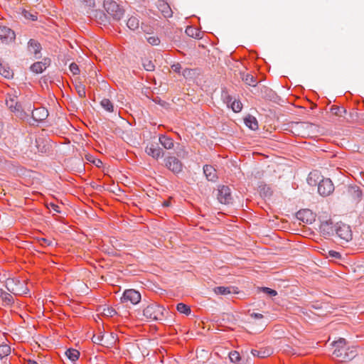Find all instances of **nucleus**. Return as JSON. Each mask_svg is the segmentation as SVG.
<instances>
[{
  "label": "nucleus",
  "instance_id": "obj_1",
  "mask_svg": "<svg viewBox=\"0 0 364 364\" xmlns=\"http://www.w3.org/2000/svg\"><path fill=\"white\" fill-rule=\"evenodd\" d=\"M333 346L334 347L333 355L341 360H351L356 355L355 350L346 347V341L344 338H339L334 341Z\"/></svg>",
  "mask_w": 364,
  "mask_h": 364
},
{
  "label": "nucleus",
  "instance_id": "obj_2",
  "mask_svg": "<svg viewBox=\"0 0 364 364\" xmlns=\"http://www.w3.org/2000/svg\"><path fill=\"white\" fill-rule=\"evenodd\" d=\"M167 313L166 309L156 303H152L149 304L144 310L143 314L146 318L153 321H162L164 320L165 315Z\"/></svg>",
  "mask_w": 364,
  "mask_h": 364
},
{
  "label": "nucleus",
  "instance_id": "obj_3",
  "mask_svg": "<svg viewBox=\"0 0 364 364\" xmlns=\"http://www.w3.org/2000/svg\"><path fill=\"white\" fill-rule=\"evenodd\" d=\"M6 288L14 295H22L27 294L28 289L25 281H20L15 278H9L6 281Z\"/></svg>",
  "mask_w": 364,
  "mask_h": 364
},
{
  "label": "nucleus",
  "instance_id": "obj_4",
  "mask_svg": "<svg viewBox=\"0 0 364 364\" xmlns=\"http://www.w3.org/2000/svg\"><path fill=\"white\" fill-rule=\"evenodd\" d=\"M104 8L115 21L120 20L124 15L123 9L114 0H104Z\"/></svg>",
  "mask_w": 364,
  "mask_h": 364
},
{
  "label": "nucleus",
  "instance_id": "obj_5",
  "mask_svg": "<svg viewBox=\"0 0 364 364\" xmlns=\"http://www.w3.org/2000/svg\"><path fill=\"white\" fill-rule=\"evenodd\" d=\"M335 232L341 240L348 242L352 240V231L349 225L337 223L335 224Z\"/></svg>",
  "mask_w": 364,
  "mask_h": 364
},
{
  "label": "nucleus",
  "instance_id": "obj_6",
  "mask_svg": "<svg viewBox=\"0 0 364 364\" xmlns=\"http://www.w3.org/2000/svg\"><path fill=\"white\" fill-rule=\"evenodd\" d=\"M217 198L220 203L230 204L232 201L230 188L227 186H220L217 190Z\"/></svg>",
  "mask_w": 364,
  "mask_h": 364
},
{
  "label": "nucleus",
  "instance_id": "obj_7",
  "mask_svg": "<svg viewBox=\"0 0 364 364\" xmlns=\"http://www.w3.org/2000/svg\"><path fill=\"white\" fill-rule=\"evenodd\" d=\"M121 300L123 303L130 302L132 304H136L141 300V294L135 289H127L124 291Z\"/></svg>",
  "mask_w": 364,
  "mask_h": 364
},
{
  "label": "nucleus",
  "instance_id": "obj_8",
  "mask_svg": "<svg viewBox=\"0 0 364 364\" xmlns=\"http://www.w3.org/2000/svg\"><path fill=\"white\" fill-rule=\"evenodd\" d=\"M334 190V186L329 178H323L318 183V192L322 196H329Z\"/></svg>",
  "mask_w": 364,
  "mask_h": 364
},
{
  "label": "nucleus",
  "instance_id": "obj_9",
  "mask_svg": "<svg viewBox=\"0 0 364 364\" xmlns=\"http://www.w3.org/2000/svg\"><path fill=\"white\" fill-rule=\"evenodd\" d=\"M165 166L167 168L175 173H178L182 171V164L175 156H168L166 158Z\"/></svg>",
  "mask_w": 364,
  "mask_h": 364
},
{
  "label": "nucleus",
  "instance_id": "obj_10",
  "mask_svg": "<svg viewBox=\"0 0 364 364\" xmlns=\"http://www.w3.org/2000/svg\"><path fill=\"white\" fill-rule=\"evenodd\" d=\"M145 152L155 159H158L164 156L163 150L156 143H149L145 148Z\"/></svg>",
  "mask_w": 364,
  "mask_h": 364
},
{
  "label": "nucleus",
  "instance_id": "obj_11",
  "mask_svg": "<svg viewBox=\"0 0 364 364\" xmlns=\"http://www.w3.org/2000/svg\"><path fill=\"white\" fill-rule=\"evenodd\" d=\"M16 35L13 30L5 26H0V39L4 43L12 42Z\"/></svg>",
  "mask_w": 364,
  "mask_h": 364
},
{
  "label": "nucleus",
  "instance_id": "obj_12",
  "mask_svg": "<svg viewBox=\"0 0 364 364\" xmlns=\"http://www.w3.org/2000/svg\"><path fill=\"white\" fill-rule=\"evenodd\" d=\"M27 111L31 113V116L35 121L41 122L46 119L48 115V111L44 108L31 109V105H29Z\"/></svg>",
  "mask_w": 364,
  "mask_h": 364
},
{
  "label": "nucleus",
  "instance_id": "obj_13",
  "mask_svg": "<svg viewBox=\"0 0 364 364\" xmlns=\"http://www.w3.org/2000/svg\"><path fill=\"white\" fill-rule=\"evenodd\" d=\"M319 229L323 236L329 237L335 232V225L333 224L331 220L324 221L321 223Z\"/></svg>",
  "mask_w": 364,
  "mask_h": 364
},
{
  "label": "nucleus",
  "instance_id": "obj_14",
  "mask_svg": "<svg viewBox=\"0 0 364 364\" xmlns=\"http://www.w3.org/2000/svg\"><path fill=\"white\" fill-rule=\"evenodd\" d=\"M28 51L33 53L36 59L40 58V52L41 50V44L34 39H30L28 43Z\"/></svg>",
  "mask_w": 364,
  "mask_h": 364
},
{
  "label": "nucleus",
  "instance_id": "obj_15",
  "mask_svg": "<svg viewBox=\"0 0 364 364\" xmlns=\"http://www.w3.org/2000/svg\"><path fill=\"white\" fill-rule=\"evenodd\" d=\"M50 60L45 59L43 61L34 63L31 66V70L35 73H41L48 66Z\"/></svg>",
  "mask_w": 364,
  "mask_h": 364
},
{
  "label": "nucleus",
  "instance_id": "obj_16",
  "mask_svg": "<svg viewBox=\"0 0 364 364\" xmlns=\"http://www.w3.org/2000/svg\"><path fill=\"white\" fill-rule=\"evenodd\" d=\"M16 96L14 97H9V99H6V103L9 108L14 112H22L23 109L21 107V105L19 104L16 100Z\"/></svg>",
  "mask_w": 364,
  "mask_h": 364
},
{
  "label": "nucleus",
  "instance_id": "obj_17",
  "mask_svg": "<svg viewBox=\"0 0 364 364\" xmlns=\"http://www.w3.org/2000/svg\"><path fill=\"white\" fill-rule=\"evenodd\" d=\"M159 141L163 147L166 149H171L174 146V142L172 138L161 134L159 136Z\"/></svg>",
  "mask_w": 364,
  "mask_h": 364
},
{
  "label": "nucleus",
  "instance_id": "obj_18",
  "mask_svg": "<svg viewBox=\"0 0 364 364\" xmlns=\"http://www.w3.org/2000/svg\"><path fill=\"white\" fill-rule=\"evenodd\" d=\"M203 173L208 181H215L217 178L216 170L210 165L203 166Z\"/></svg>",
  "mask_w": 364,
  "mask_h": 364
},
{
  "label": "nucleus",
  "instance_id": "obj_19",
  "mask_svg": "<svg viewBox=\"0 0 364 364\" xmlns=\"http://www.w3.org/2000/svg\"><path fill=\"white\" fill-rule=\"evenodd\" d=\"M0 298L4 306H10L14 303L13 296L2 289H0Z\"/></svg>",
  "mask_w": 364,
  "mask_h": 364
},
{
  "label": "nucleus",
  "instance_id": "obj_20",
  "mask_svg": "<svg viewBox=\"0 0 364 364\" xmlns=\"http://www.w3.org/2000/svg\"><path fill=\"white\" fill-rule=\"evenodd\" d=\"M245 124L247 127H248L252 130H257L258 129V122L257 119L252 116L248 115L244 119Z\"/></svg>",
  "mask_w": 364,
  "mask_h": 364
},
{
  "label": "nucleus",
  "instance_id": "obj_21",
  "mask_svg": "<svg viewBox=\"0 0 364 364\" xmlns=\"http://www.w3.org/2000/svg\"><path fill=\"white\" fill-rule=\"evenodd\" d=\"M0 75L5 78H11L13 77V72L7 64H4L0 62Z\"/></svg>",
  "mask_w": 364,
  "mask_h": 364
},
{
  "label": "nucleus",
  "instance_id": "obj_22",
  "mask_svg": "<svg viewBox=\"0 0 364 364\" xmlns=\"http://www.w3.org/2000/svg\"><path fill=\"white\" fill-rule=\"evenodd\" d=\"M139 18L134 16H131L127 22V27L132 31H135L136 29L139 28Z\"/></svg>",
  "mask_w": 364,
  "mask_h": 364
},
{
  "label": "nucleus",
  "instance_id": "obj_23",
  "mask_svg": "<svg viewBox=\"0 0 364 364\" xmlns=\"http://www.w3.org/2000/svg\"><path fill=\"white\" fill-rule=\"evenodd\" d=\"M186 33L192 38H200V32L193 26H188L186 29Z\"/></svg>",
  "mask_w": 364,
  "mask_h": 364
},
{
  "label": "nucleus",
  "instance_id": "obj_24",
  "mask_svg": "<svg viewBox=\"0 0 364 364\" xmlns=\"http://www.w3.org/2000/svg\"><path fill=\"white\" fill-rule=\"evenodd\" d=\"M221 98L228 107H230V105L233 101L232 96L229 94L226 88L222 90Z\"/></svg>",
  "mask_w": 364,
  "mask_h": 364
},
{
  "label": "nucleus",
  "instance_id": "obj_25",
  "mask_svg": "<svg viewBox=\"0 0 364 364\" xmlns=\"http://www.w3.org/2000/svg\"><path fill=\"white\" fill-rule=\"evenodd\" d=\"M100 105L106 111L109 112H114L113 103L109 99H102L100 102Z\"/></svg>",
  "mask_w": 364,
  "mask_h": 364
},
{
  "label": "nucleus",
  "instance_id": "obj_26",
  "mask_svg": "<svg viewBox=\"0 0 364 364\" xmlns=\"http://www.w3.org/2000/svg\"><path fill=\"white\" fill-rule=\"evenodd\" d=\"M242 80L250 86L255 87L257 85V79L248 73L243 75Z\"/></svg>",
  "mask_w": 364,
  "mask_h": 364
},
{
  "label": "nucleus",
  "instance_id": "obj_27",
  "mask_svg": "<svg viewBox=\"0 0 364 364\" xmlns=\"http://www.w3.org/2000/svg\"><path fill=\"white\" fill-rule=\"evenodd\" d=\"M319 174L317 171L311 172L309 174L307 182L310 186H316L317 180L319 178Z\"/></svg>",
  "mask_w": 364,
  "mask_h": 364
},
{
  "label": "nucleus",
  "instance_id": "obj_28",
  "mask_svg": "<svg viewBox=\"0 0 364 364\" xmlns=\"http://www.w3.org/2000/svg\"><path fill=\"white\" fill-rule=\"evenodd\" d=\"M65 354L72 362L76 361L80 356L79 351L75 349H68Z\"/></svg>",
  "mask_w": 364,
  "mask_h": 364
},
{
  "label": "nucleus",
  "instance_id": "obj_29",
  "mask_svg": "<svg viewBox=\"0 0 364 364\" xmlns=\"http://www.w3.org/2000/svg\"><path fill=\"white\" fill-rule=\"evenodd\" d=\"M214 292L216 294L220 295H228L231 294V287H216L213 289Z\"/></svg>",
  "mask_w": 364,
  "mask_h": 364
},
{
  "label": "nucleus",
  "instance_id": "obj_30",
  "mask_svg": "<svg viewBox=\"0 0 364 364\" xmlns=\"http://www.w3.org/2000/svg\"><path fill=\"white\" fill-rule=\"evenodd\" d=\"M11 353V347L7 344L0 345V359H3Z\"/></svg>",
  "mask_w": 364,
  "mask_h": 364
},
{
  "label": "nucleus",
  "instance_id": "obj_31",
  "mask_svg": "<svg viewBox=\"0 0 364 364\" xmlns=\"http://www.w3.org/2000/svg\"><path fill=\"white\" fill-rule=\"evenodd\" d=\"M176 309L178 312L184 314L187 316L189 315L191 312L190 307L183 303L178 304L176 306Z\"/></svg>",
  "mask_w": 364,
  "mask_h": 364
},
{
  "label": "nucleus",
  "instance_id": "obj_32",
  "mask_svg": "<svg viewBox=\"0 0 364 364\" xmlns=\"http://www.w3.org/2000/svg\"><path fill=\"white\" fill-rule=\"evenodd\" d=\"M331 112L333 115H336L338 117H342L343 114L346 112V110L343 107L333 105L331 107Z\"/></svg>",
  "mask_w": 364,
  "mask_h": 364
},
{
  "label": "nucleus",
  "instance_id": "obj_33",
  "mask_svg": "<svg viewBox=\"0 0 364 364\" xmlns=\"http://www.w3.org/2000/svg\"><path fill=\"white\" fill-rule=\"evenodd\" d=\"M231 109L235 112H239L242 110V105L239 100H233L232 103L230 105Z\"/></svg>",
  "mask_w": 364,
  "mask_h": 364
},
{
  "label": "nucleus",
  "instance_id": "obj_34",
  "mask_svg": "<svg viewBox=\"0 0 364 364\" xmlns=\"http://www.w3.org/2000/svg\"><path fill=\"white\" fill-rule=\"evenodd\" d=\"M22 15L23 16L26 18V19H29V20H31V21H36L37 20V15H36V13H31L27 10H25L23 9L22 11Z\"/></svg>",
  "mask_w": 364,
  "mask_h": 364
},
{
  "label": "nucleus",
  "instance_id": "obj_35",
  "mask_svg": "<svg viewBox=\"0 0 364 364\" xmlns=\"http://www.w3.org/2000/svg\"><path fill=\"white\" fill-rule=\"evenodd\" d=\"M259 291L264 292L269 296H275L277 295V291L272 289L269 287H259Z\"/></svg>",
  "mask_w": 364,
  "mask_h": 364
},
{
  "label": "nucleus",
  "instance_id": "obj_36",
  "mask_svg": "<svg viewBox=\"0 0 364 364\" xmlns=\"http://www.w3.org/2000/svg\"><path fill=\"white\" fill-rule=\"evenodd\" d=\"M229 358L231 362L237 363L240 360V355L237 351H231L229 353Z\"/></svg>",
  "mask_w": 364,
  "mask_h": 364
},
{
  "label": "nucleus",
  "instance_id": "obj_37",
  "mask_svg": "<svg viewBox=\"0 0 364 364\" xmlns=\"http://www.w3.org/2000/svg\"><path fill=\"white\" fill-rule=\"evenodd\" d=\"M146 39L152 46H158L160 43V39L155 36H146Z\"/></svg>",
  "mask_w": 364,
  "mask_h": 364
},
{
  "label": "nucleus",
  "instance_id": "obj_38",
  "mask_svg": "<svg viewBox=\"0 0 364 364\" xmlns=\"http://www.w3.org/2000/svg\"><path fill=\"white\" fill-rule=\"evenodd\" d=\"M75 89L77 90V92L78 95L80 97H85V95H86L85 87V86L83 85L79 84V85H76Z\"/></svg>",
  "mask_w": 364,
  "mask_h": 364
},
{
  "label": "nucleus",
  "instance_id": "obj_39",
  "mask_svg": "<svg viewBox=\"0 0 364 364\" xmlns=\"http://www.w3.org/2000/svg\"><path fill=\"white\" fill-rule=\"evenodd\" d=\"M144 69L147 71H153L155 68V65L151 60H146L143 63Z\"/></svg>",
  "mask_w": 364,
  "mask_h": 364
},
{
  "label": "nucleus",
  "instance_id": "obj_40",
  "mask_svg": "<svg viewBox=\"0 0 364 364\" xmlns=\"http://www.w3.org/2000/svg\"><path fill=\"white\" fill-rule=\"evenodd\" d=\"M103 314L107 316L112 317L117 314V312L112 307H107L104 309Z\"/></svg>",
  "mask_w": 364,
  "mask_h": 364
},
{
  "label": "nucleus",
  "instance_id": "obj_41",
  "mask_svg": "<svg viewBox=\"0 0 364 364\" xmlns=\"http://www.w3.org/2000/svg\"><path fill=\"white\" fill-rule=\"evenodd\" d=\"M38 242L39 243L40 245L43 247H48L52 245V241L44 237L38 238Z\"/></svg>",
  "mask_w": 364,
  "mask_h": 364
},
{
  "label": "nucleus",
  "instance_id": "obj_42",
  "mask_svg": "<svg viewBox=\"0 0 364 364\" xmlns=\"http://www.w3.org/2000/svg\"><path fill=\"white\" fill-rule=\"evenodd\" d=\"M252 353L254 356H258V357H260V358H264L266 356H268L269 355H270V353H266L265 351H259V350H252Z\"/></svg>",
  "mask_w": 364,
  "mask_h": 364
},
{
  "label": "nucleus",
  "instance_id": "obj_43",
  "mask_svg": "<svg viewBox=\"0 0 364 364\" xmlns=\"http://www.w3.org/2000/svg\"><path fill=\"white\" fill-rule=\"evenodd\" d=\"M70 70L73 75H77L80 73L78 65L75 63H72L70 65Z\"/></svg>",
  "mask_w": 364,
  "mask_h": 364
},
{
  "label": "nucleus",
  "instance_id": "obj_44",
  "mask_svg": "<svg viewBox=\"0 0 364 364\" xmlns=\"http://www.w3.org/2000/svg\"><path fill=\"white\" fill-rule=\"evenodd\" d=\"M304 215H311V213L309 210H304L303 211H299L296 214L297 218L301 220H304Z\"/></svg>",
  "mask_w": 364,
  "mask_h": 364
},
{
  "label": "nucleus",
  "instance_id": "obj_45",
  "mask_svg": "<svg viewBox=\"0 0 364 364\" xmlns=\"http://www.w3.org/2000/svg\"><path fill=\"white\" fill-rule=\"evenodd\" d=\"M80 1L89 9L93 8L95 6V0H80Z\"/></svg>",
  "mask_w": 364,
  "mask_h": 364
},
{
  "label": "nucleus",
  "instance_id": "obj_46",
  "mask_svg": "<svg viewBox=\"0 0 364 364\" xmlns=\"http://www.w3.org/2000/svg\"><path fill=\"white\" fill-rule=\"evenodd\" d=\"M328 255L331 257L335 258V259H341V255L338 252H336L334 250H330L328 252Z\"/></svg>",
  "mask_w": 364,
  "mask_h": 364
},
{
  "label": "nucleus",
  "instance_id": "obj_47",
  "mask_svg": "<svg viewBox=\"0 0 364 364\" xmlns=\"http://www.w3.org/2000/svg\"><path fill=\"white\" fill-rule=\"evenodd\" d=\"M351 191L355 193V196L358 198H360L362 192L358 187H353L351 188Z\"/></svg>",
  "mask_w": 364,
  "mask_h": 364
},
{
  "label": "nucleus",
  "instance_id": "obj_48",
  "mask_svg": "<svg viewBox=\"0 0 364 364\" xmlns=\"http://www.w3.org/2000/svg\"><path fill=\"white\" fill-rule=\"evenodd\" d=\"M172 70L176 73H180L181 69V65L179 63L173 64L171 66Z\"/></svg>",
  "mask_w": 364,
  "mask_h": 364
},
{
  "label": "nucleus",
  "instance_id": "obj_49",
  "mask_svg": "<svg viewBox=\"0 0 364 364\" xmlns=\"http://www.w3.org/2000/svg\"><path fill=\"white\" fill-rule=\"evenodd\" d=\"M50 207L55 213H60V207L58 205L54 204V203H50Z\"/></svg>",
  "mask_w": 364,
  "mask_h": 364
},
{
  "label": "nucleus",
  "instance_id": "obj_50",
  "mask_svg": "<svg viewBox=\"0 0 364 364\" xmlns=\"http://www.w3.org/2000/svg\"><path fill=\"white\" fill-rule=\"evenodd\" d=\"M102 340V337L100 336H94L92 338V341L95 343H100Z\"/></svg>",
  "mask_w": 364,
  "mask_h": 364
},
{
  "label": "nucleus",
  "instance_id": "obj_51",
  "mask_svg": "<svg viewBox=\"0 0 364 364\" xmlns=\"http://www.w3.org/2000/svg\"><path fill=\"white\" fill-rule=\"evenodd\" d=\"M251 316L257 319L263 318V315L259 313H253Z\"/></svg>",
  "mask_w": 364,
  "mask_h": 364
},
{
  "label": "nucleus",
  "instance_id": "obj_52",
  "mask_svg": "<svg viewBox=\"0 0 364 364\" xmlns=\"http://www.w3.org/2000/svg\"><path fill=\"white\" fill-rule=\"evenodd\" d=\"M160 6H164L166 9H169V6L163 0L159 1Z\"/></svg>",
  "mask_w": 364,
  "mask_h": 364
},
{
  "label": "nucleus",
  "instance_id": "obj_53",
  "mask_svg": "<svg viewBox=\"0 0 364 364\" xmlns=\"http://www.w3.org/2000/svg\"><path fill=\"white\" fill-rule=\"evenodd\" d=\"M162 205L164 207H169L171 205V202L170 200H164L163 203H162Z\"/></svg>",
  "mask_w": 364,
  "mask_h": 364
},
{
  "label": "nucleus",
  "instance_id": "obj_54",
  "mask_svg": "<svg viewBox=\"0 0 364 364\" xmlns=\"http://www.w3.org/2000/svg\"><path fill=\"white\" fill-rule=\"evenodd\" d=\"M27 363L28 364H38L36 360H31V359H28L27 360Z\"/></svg>",
  "mask_w": 364,
  "mask_h": 364
},
{
  "label": "nucleus",
  "instance_id": "obj_55",
  "mask_svg": "<svg viewBox=\"0 0 364 364\" xmlns=\"http://www.w3.org/2000/svg\"><path fill=\"white\" fill-rule=\"evenodd\" d=\"M141 28H142V29L144 30V31H146L144 29L143 24L141 25Z\"/></svg>",
  "mask_w": 364,
  "mask_h": 364
},
{
  "label": "nucleus",
  "instance_id": "obj_56",
  "mask_svg": "<svg viewBox=\"0 0 364 364\" xmlns=\"http://www.w3.org/2000/svg\"><path fill=\"white\" fill-rule=\"evenodd\" d=\"M46 151H47L46 149H45V150H41L42 152H43V151L46 152Z\"/></svg>",
  "mask_w": 364,
  "mask_h": 364
}]
</instances>
